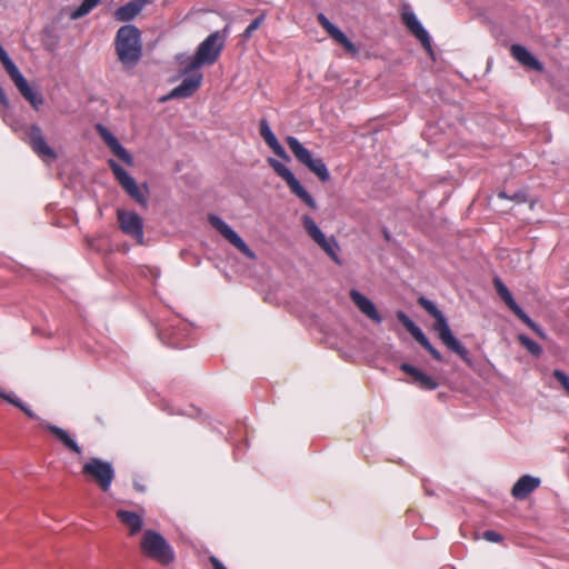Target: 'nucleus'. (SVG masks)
<instances>
[{"label": "nucleus", "instance_id": "ddd939ff", "mask_svg": "<svg viewBox=\"0 0 569 569\" xmlns=\"http://www.w3.org/2000/svg\"><path fill=\"white\" fill-rule=\"evenodd\" d=\"M398 320L405 326V328L410 332L413 339L423 347L431 357L440 362H443L445 359L442 355L431 345L427 336L423 331L403 312L397 311Z\"/></svg>", "mask_w": 569, "mask_h": 569}, {"label": "nucleus", "instance_id": "b1692460", "mask_svg": "<svg viewBox=\"0 0 569 569\" xmlns=\"http://www.w3.org/2000/svg\"><path fill=\"white\" fill-rule=\"evenodd\" d=\"M117 518L128 527L129 535L134 536L141 531L143 526L142 517L133 511L119 509L117 511Z\"/></svg>", "mask_w": 569, "mask_h": 569}, {"label": "nucleus", "instance_id": "39448f33", "mask_svg": "<svg viewBox=\"0 0 569 569\" xmlns=\"http://www.w3.org/2000/svg\"><path fill=\"white\" fill-rule=\"evenodd\" d=\"M286 142L300 163L315 173L321 182L329 181L330 173L321 158L313 157L311 151L305 148L296 137H287Z\"/></svg>", "mask_w": 569, "mask_h": 569}, {"label": "nucleus", "instance_id": "4be33fe9", "mask_svg": "<svg viewBox=\"0 0 569 569\" xmlns=\"http://www.w3.org/2000/svg\"><path fill=\"white\" fill-rule=\"evenodd\" d=\"M511 56L523 67L542 72L543 64L523 46L512 44L510 48Z\"/></svg>", "mask_w": 569, "mask_h": 569}, {"label": "nucleus", "instance_id": "7c9ffc66", "mask_svg": "<svg viewBox=\"0 0 569 569\" xmlns=\"http://www.w3.org/2000/svg\"><path fill=\"white\" fill-rule=\"evenodd\" d=\"M110 149L124 163L129 166L133 164V157L127 151V149L120 142H117Z\"/></svg>", "mask_w": 569, "mask_h": 569}, {"label": "nucleus", "instance_id": "4468645a", "mask_svg": "<svg viewBox=\"0 0 569 569\" xmlns=\"http://www.w3.org/2000/svg\"><path fill=\"white\" fill-rule=\"evenodd\" d=\"M188 327L179 322L176 325H169L159 331V338L161 341L172 348H187L189 343L184 341L187 337Z\"/></svg>", "mask_w": 569, "mask_h": 569}, {"label": "nucleus", "instance_id": "37998d69", "mask_svg": "<svg viewBox=\"0 0 569 569\" xmlns=\"http://www.w3.org/2000/svg\"><path fill=\"white\" fill-rule=\"evenodd\" d=\"M21 411H23L30 419H39V417L23 402H21V407H18Z\"/></svg>", "mask_w": 569, "mask_h": 569}, {"label": "nucleus", "instance_id": "9d476101", "mask_svg": "<svg viewBox=\"0 0 569 569\" xmlns=\"http://www.w3.org/2000/svg\"><path fill=\"white\" fill-rule=\"evenodd\" d=\"M209 223L219 231L224 239H227L234 248L243 253L249 259H256L254 252L248 247L243 239L220 217L217 214H209Z\"/></svg>", "mask_w": 569, "mask_h": 569}, {"label": "nucleus", "instance_id": "1a4fd4ad", "mask_svg": "<svg viewBox=\"0 0 569 569\" xmlns=\"http://www.w3.org/2000/svg\"><path fill=\"white\" fill-rule=\"evenodd\" d=\"M269 163L273 168L274 172L287 182L293 194L303 201L310 209H317V203L312 196L303 188L289 168L272 158L269 159Z\"/></svg>", "mask_w": 569, "mask_h": 569}, {"label": "nucleus", "instance_id": "e433bc0d", "mask_svg": "<svg viewBox=\"0 0 569 569\" xmlns=\"http://www.w3.org/2000/svg\"><path fill=\"white\" fill-rule=\"evenodd\" d=\"M98 131L100 132L103 141L107 143L109 148L119 142V140L101 124L98 126Z\"/></svg>", "mask_w": 569, "mask_h": 569}, {"label": "nucleus", "instance_id": "a19ab883", "mask_svg": "<svg viewBox=\"0 0 569 569\" xmlns=\"http://www.w3.org/2000/svg\"><path fill=\"white\" fill-rule=\"evenodd\" d=\"M273 152L274 154H277L279 158L281 159H284V160H289V157L284 150V148L279 143V141H277L274 144H272L271 147H269Z\"/></svg>", "mask_w": 569, "mask_h": 569}, {"label": "nucleus", "instance_id": "de8ad7c7", "mask_svg": "<svg viewBox=\"0 0 569 569\" xmlns=\"http://www.w3.org/2000/svg\"><path fill=\"white\" fill-rule=\"evenodd\" d=\"M134 489L139 492H144L146 491V487L138 483V482H134Z\"/></svg>", "mask_w": 569, "mask_h": 569}, {"label": "nucleus", "instance_id": "6ab92c4d", "mask_svg": "<svg viewBox=\"0 0 569 569\" xmlns=\"http://www.w3.org/2000/svg\"><path fill=\"white\" fill-rule=\"evenodd\" d=\"M350 298H351L352 302L357 306V308L366 317H368L370 320H372L376 323L381 322V316L370 299H368L366 296H363L356 289H352L350 291Z\"/></svg>", "mask_w": 569, "mask_h": 569}, {"label": "nucleus", "instance_id": "412c9836", "mask_svg": "<svg viewBox=\"0 0 569 569\" xmlns=\"http://www.w3.org/2000/svg\"><path fill=\"white\" fill-rule=\"evenodd\" d=\"M540 483L541 481L537 477L530 475L521 476L513 485L511 495L517 500H523L531 492H533L540 486Z\"/></svg>", "mask_w": 569, "mask_h": 569}, {"label": "nucleus", "instance_id": "7ed1b4c3", "mask_svg": "<svg viewBox=\"0 0 569 569\" xmlns=\"http://www.w3.org/2000/svg\"><path fill=\"white\" fill-rule=\"evenodd\" d=\"M119 61L124 67H134L142 56L141 32L133 24L119 28L114 39Z\"/></svg>", "mask_w": 569, "mask_h": 569}, {"label": "nucleus", "instance_id": "423d86ee", "mask_svg": "<svg viewBox=\"0 0 569 569\" xmlns=\"http://www.w3.org/2000/svg\"><path fill=\"white\" fill-rule=\"evenodd\" d=\"M108 164L117 181L128 193V196L142 208H147L149 193L147 183H143L141 187L138 186L136 180L113 159H110Z\"/></svg>", "mask_w": 569, "mask_h": 569}, {"label": "nucleus", "instance_id": "aec40b11", "mask_svg": "<svg viewBox=\"0 0 569 569\" xmlns=\"http://www.w3.org/2000/svg\"><path fill=\"white\" fill-rule=\"evenodd\" d=\"M153 0H130L126 4L119 7L113 17L117 21L128 22L133 20L141 10Z\"/></svg>", "mask_w": 569, "mask_h": 569}, {"label": "nucleus", "instance_id": "6e6552de", "mask_svg": "<svg viewBox=\"0 0 569 569\" xmlns=\"http://www.w3.org/2000/svg\"><path fill=\"white\" fill-rule=\"evenodd\" d=\"M302 224L307 233L312 238V240L338 264H341V261L338 257L339 244L337 240L331 237L327 238L321 229L317 226L315 220L305 214L302 217Z\"/></svg>", "mask_w": 569, "mask_h": 569}, {"label": "nucleus", "instance_id": "f3484780", "mask_svg": "<svg viewBox=\"0 0 569 569\" xmlns=\"http://www.w3.org/2000/svg\"><path fill=\"white\" fill-rule=\"evenodd\" d=\"M202 82V74L201 73H194L190 77H186L179 86L173 88L170 93L163 98V100L167 99H174V98H189L191 97L200 87Z\"/></svg>", "mask_w": 569, "mask_h": 569}, {"label": "nucleus", "instance_id": "9b49d317", "mask_svg": "<svg viewBox=\"0 0 569 569\" xmlns=\"http://www.w3.org/2000/svg\"><path fill=\"white\" fill-rule=\"evenodd\" d=\"M117 218L124 234L137 240L138 243H143V220L137 212L118 209Z\"/></svg>", "mask_w": 569, "mask_h": 569}, {"label": "nucleus", "instance_id": "473e14b6", "mask_svg": "<svg viewBox=\"0 0 569 569\" xmlns=\"http://www.w3.org/2000/svg\"><path fill=\"white\" fill-rule=\"evenodd\" d=\"M264 20H266V14H263V13L258 16L256 19H253L250 22V24L242 32V34H241L242 38L244 40H249L252 37L253 32L256 30H258L260 28V26L264 22Z\"/></svg>", "mask_w": 569, "mask_h": 569}, {"label": "nucleus", "instance_id": "dca6fc26", "mask_svg": "<svg viewBox=\"0 0 569 569\" xmlns=\"http://www.w3.org/2000/svg\"><path fill=\"white\" fill-rule=\"evenodd\" d=\"M400 369L409 376V382L423 390H436L439 383L435 378L410 363H402Z\"/></svg>", "mask_w": 569, "mask_h": 569}, {"label": "nucleus", "instance_id": "79ce46f5", "mask_svg": "<svg viewBox=\"0 0 569 569\" xmlns=\"http://www.w3.org/2000/svg\"><path fill=\"white\" fill-rule=\"evenodd\" d=\"M318 22L320 23V26L327 31L329 32L336 24H333L323 13H319L318 17Z\"/></svg>", "mask_w": 569, "mask_h": 569}, {"label": "nucleus", "instance_id": "c9c22d12", "mask_svg": "<svg viewBox=\"0 0 569 569\" xmlns=\"http://www.w3.org/2000/svg\"><path fill=\"white\" fill-rule=\"evenodd\" d=\"M511 311L530 329L536 325V322L520 308L519 305L513 307Z\"/></svg>", "mask_w": 569, "mask_h": 569}, {"label": "nucleus", "instance_id": "72a5a7b5", "mask_svg": "<svg viewBox=\"0 0 569 569\" xmlns=\"http://www.w3.org/2000/svg\"><path fill=\"white\" fill-rule=\"evenodd\" d=\"M552 376L555 377V379H557V381L561 385V387L569 396V376L560 369H555Z\"/></svg>", "mask_w": 569, "mask_h": 569}, {"label": "nucleus", "instance_id": "58836bf2", "mask_svg": "<svg viewBox=\"0 0 569 569\" xmlns=\"http://www.w3.org/2000/svg\"><path fill=\"white\" fill-rule=\"evenodd\" d=\"M0 398L8 401L9 403H11L12 406H14L17 408L21 407L22 401L13 393H9V392L0 390Z\"/></svg>", "mask_w": 569, "mask_h": 569}, {"label": "nucleus", "instance_id": "a878e982", "mask_svg": "<svg viewBox=\"0 0 569 569\" xmlns=\"http://www.w3.org/2000/svg\"><path fill=\"white\" fill-rule=\"evenodd\" d=\"M493 286L498 293V296L501 298V300L507 305V307L511 310L513 307H516L518 303L512 297V293L507 288V286L502 282V280L498 277L493 279Z\"/></svg>", "mask_w": 569, "mask_h": 569}, {"label": "nucleus", "instance_id": "2eb2a0df", "mask_svg": "<svg viewBox=\"0 0 569 569\" xmlns=\"http://www.w3.org/2000/svg\"><path fill=\"white\" fill-rule=\"evenodd\" d=\"M27 136L29 144L39 157H48L50 159L57 158V153L46 142L42 130L38 124H32L28 129Z\"/></svg>", "mask_w": 569, "mask_h": 569}, {"label": "nucleus", "instance_id": "cd10ccee", "mask_svg": "<svg viewBox=\"0 0 569 569\" xmlns=\"http://www.w3.org/2000/svg\"><path fill=\"white\" fill-rule=\"evenodd\" d=\"M518 340L521 343L522 347H525L530 355L533 357H540L542 353V348L540 345H538L535 340H532L530 337L521 333L518 336Z\"/></svg>", "mask_w": 569, "mask_h": 569}, {"label": "nucleus", "instance_id": "f03ea898", "mask_svg": "<svg viewBox=\"0 0 569 569\" xmlns=\"http://www.w3.org/2000/svg\"><path fill=\"white\" fill-rule=\"evenodd\" d=\"M229 33V27L210 33L197 48L193 57L189 58V63L183 68V73H189L201 68L204 64H213L224 48L226 39Z\"/></svg>", "mask_w": 569, "mask_h": 569}, {"label": "nucleus", "instance_id": "c85d7f7f", "mask_svg": "<svg viewBox=\"0 0 569 569\" xmlns=\"http://www.w3.org/2000/svg\"><path fill=\"white\" fill-rule=\"evenodd\" d=\"M259 131H260V136L263 138V140L268 144V147H271L272 144H274L278 141L277 137L272 132V130L266 119L260 120Z\"/></svg>", "mask_w": 569, "mask_h": 569}, {"label": "nucleus", "instance_id": "c756f323", "mask_svg": "<svg viewBox=\"0 0 569 569\" xmlns=\"http://www.w3.org/2000/svg\"><path fill=\"white\" fill-rule=\"evenodd\" d=\"M390 355H389V348L385 347L381 350L377 351V355L372 359L373 366L377 368H380L381 370H386L387 366L389 363Z\"/></svg>", "mask_w": 569, "mask_h": 569}, {"label": "nucleus", "instance_id": "4c0bfd02", "mask_svg": "<svg viewBox=\"0 0 569 569\" xmlns=\"http://www.w3.org/2000/svg\"><path fill=\"white\" fill-rule=\"evenodd\" d=\"M482 538L489 542L499 543L503 541V536L495 530H486L482 533Z\"/></svg>", "mask_w": 569, "mask_h": 569}, {"label": "nucleus", "instance_id": "5701e85b", "mask_svg": "<svg viewBox=\"0 0 569 569\" xmlns=\"http://www.w3.org/2000/svg\"><path fill=\"white\" fill-rule=\"evenodd\" d=\"M41 426L46 428L49 432H51L66 448H68L69 450L77 455H81V448L79 447L77 441L69 436V433L66 430L56 425L47 422H42Z\"/></svg>", "mask_w": 569, "mask_h": 569}, {"label": "nucleus", "instance_id": "ea45409f", "mask_svg": "<svg viewBox=\"0 0 569 569\" xmlns=\"http://www.w3.org/2000/svg\"><path fill=\"white\" fill-rule=\"evenodd\" d=\"M509 199L512 200L513 202L520 204V203H525L528 201V194L525 190H519V191L512 193L509 197Z\"/></svg>", "mask_w": 569, "mask_h": 569}, {"label": "nucleus", "instance_id": "a211bd4d", "mask_svg": "<svg viewBox=\"0 0 569 569\" xmlns=\"http://www.w3.org/2000/svg\"><path fill=\"white\" fill-rule=\"evenodd\" d=\"M11 80L13 81L21 96L31 104V107L34 110H39L40 106L43 104L42 94L30 87L22 73H19Z\"/></svg>", "mask_w": 569, "mask_h": 569}, {"label": "nucleus", "instance_id": "f704fd0d", "mask_svg": "<svg viewBox=\"0 0 569 569\" xmlns=\"http://www.w3.org/2000/svg\"><path fill=\"white\" fill-rule=\"evenodd\" d=\"M511 311L530 329L536 325V322L520 308L519 305L513 307Z\"/></svg>", "mask_w": 569, "mask_h": 569}, {"label": "nucleus", "instance_id": "bb28decb", "mask_svg": "<svg viewBox=\"0 0 569 569\" xmlns=\"http://www.w3.org/2000/svg\"><path fill=\"white\" fill-rule=\"evenodd\" d=\"M101 0H83L81 4L70 14L72 20L80 19L93 10Z\"/></svg>", "mask_w": 569, "mask_h": 569}, {"label": "nucleus", "instance_id": "0eeeda50", "mask_svg": "<svg viewBox=\"0 0 569 569\" xmlns=\"http://www.w3.org/2000/svg\"><path fill=\"white\" fill-rule=\"evenodd\" d=\"M82 475L92 478L100 489L107 492L114 479V469L109 461L91 458L82 466Z\"/></svg>", "mask_w": 569, "mask_h": 569}, {"label": "nucleus", "instance_id": "393cba45", "mask_svg": "<svg viewBox=\"0 0 569 569\" xmlns=\"http://www.w3.org/2000/svg\"><path fill=\"white\" fill-rule=\"evenodd\" d=\"M328 34L340 44L347 52L351 54L358 53V48L353 42L337 27L335 26Z\"/></svg>", "mask_w": 569, "mask_h": 569}, {"label": "nucleus", "instance_id": "09e8293b", "mask_svg": "<svg viewBox=\"0 0 569 569\" xmlns=\"http://www.w3.org/2000/svg\"><path fill=\"white\" fill-rule=\"evenodd\" d=\"M498 197H499L500 199H509V197H510V196H509L507 192H505V191H500V192L498 193Z\"/></svg>", "mask_w": 569, "mask_h": 569}, {"label": "nucleus", "instance_id": "f257e3e1", "mask_svg": "<svg viewBox=\"0 0 569 569\" xmlns=\"http://www.w3.org/2000/svg\"><path fill=\"white\" fill-rule=\"evenodd\" d=\"M418 303L426 312L435 318L433 329L437 331L439 339L447 349L459 356L466 365L472 366V358L469 350L453 336L447 318L438 307L426 297H419Z\"/></svg>", "mask_w": 569, "mask_h": 569}, {"label": "nucleus", "instance_id": "8fccbe9b", "mask_svg": "<svg viewBox=\"0 0 569 569\" xmlns=\"http://www.w3.org/2000/svg\"><path fill=\"white\" fill-rule=\"evenodd\" d=\"M383 234H385V238H386L388 241H389V240H391V234H390V232H389V230H388V229H383Z\"/></svg>", "mask_w": 569, "mask_h": 569}, {"label": "nucleus", "instance_id": "f8f14e48", "mask_svg": "<svg viewBox=\"0 0 569 569\" xmlns=\"http://www.w3.org/2000/svg\"><path fill=\"white\" fill-rule=\"evenodd\" d=\"M401 19L407 29L415 36L423 47V49L432 54L431 38L429 32L425 29L417 16L408 4L402 6Z\"/></svg>", "mask_w": 569, "mask_h": 569}, {"label": "nucleus", "instance_id": "a18cd8bd", "mask_svg": "<svg viewBox=\"0 0 569 569\" xmlns=\"http://www.w3.org/2000/svg\"><path fill=\"white\" fill-rule=\"evenodd\" d=\"M210 562H211V565H212L213 569H227V568L222 565V562H220V561H219V559H218V558H216V557H211V558H210Z\"/></svg>", "mask_w": 569, "mask_h": 569}, {"label": "nucleus", "instance_id": "49530a36", "mask_svg": "<svg viewBox=\"0 0 569 569\" xmlns=\"http://www.w3.org/2000/svg\"><path fill=\"white\" fill-rule=\"evenodd\" d=\"M531 330L535 331L540 338L546 339V332L537 323L531 328Z\"/></svg>", "mask_w": 569, "mask_h": 569}, {"label": "nucleus", "instance_id": "c03bdc74", "mask_svg": "<svg viewBox=\"0 0 569 569\" xmlns=\"http://www.w3.org/2000/svg\"><path fill=\"white\" fill-rule=\"evenodd\" d=\"M0 104H2L7 109L10 108V101L1 87H0Z\"/></svg>", "mask_w": 569, "mask_h": 569}, {"label": "nucleus", "instance_id": "20e7f679", "mask_svg": "<svg viewBox=\"0 0 569 569\" xmlns=\"http://www.w3.org/2000/svg\"><path fill=\"white\" fill-rule=\"evenodd\" d=\"M140 548L146 557L162 566H169L176 559V553L171 545L161 533L152 529H148L143 532Z\"/></svg>", "mask_w": 569, "mask_h": 569}, {"label": "nucleus", "instance_id": "2f4dec72", "mask_svg": "<svg viewBox=\"0 0 569 569\" xmlns=\"http://www.w3.org/2000/svg\"><path fill=\"white\" fill-rule=\"evenodd\" d=\"M110 149L124 163L129 166L133 164V157L127 151V149L120 142H117Z\"/></svg>", "mask_w": 569, "mask_h": 569}]
</instances>
